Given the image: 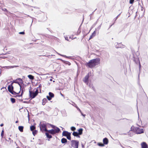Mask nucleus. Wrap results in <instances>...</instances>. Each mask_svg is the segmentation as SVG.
Wrapping results in <instances>:
<instances>
[{"instance_id": "1", "label": "nucleus", "mask_w": 148, "mask_h": 148, "mask_svg": "<svg viewBox=\"0 0 148 148\" xmlns=\"http://www.w3.org/2000/svg\"><path fill=\"white\" fill-rule=\"evenodd\" d=\"M100 60L99 58H96L90 60L85 64V66L91 69L93 68L100 63Z\"/></svg>"}, {"instance_id": "2", "label": "nucleus", "mask_w": 148, "mask_h": 148, "mask_svg": "<svg viewBox=\"0 0 148 148\" xmlns=\"http://www.w3.org/2000/svg\"><path fill=\"white\" fill-rule=\"evenodd\" d=\"M13 83H14L12 82V84L10 85V93H11L13 95V96L11 95V96L15 97H20L22 99V98L23 94L24 92L23 89L24 90V88H22V92H21V94L19 95V92H14V91L13 90L14 88L12 86ZM10 95L11 96V95Z\"/></svg>"}, {"instance_id": "3", "label": "nucleus", "mask_w": 148, "mask_h": 148, "mask_svg": "<svg viewBox=\"0 0 148 148\" xmlns=\"http://www.w3.org/2000/svg\"><path fill=\"white\" fill-rule=\"evenodd\" d=\"M50 125L53 128V129L48 130V132L50 134L54 135L56 134H58L60 131V129L58 127L53 125L50 124Z\"/></svg>"}, {"instance_id": "4", "label": "nucleus", "mask_w": 148, "mask_h": 148, "mask_svg": "<svg viewBox=\"0 0 148 148\" xmlns=\"http://www.w3.org/2000/svg\"><path fill=\"white\" fill-rule=\"evenodd\" d=\"M41 87L42 85L41 84H40L35 92L32 91H29L30 96L32 99L34 98L38 95L39 92L38 90H40V92H41Z\"/></svg>"}, {"instance_id": "5", "label": "nucleus", "mask_w": 148, "mask_h": 148, "mask_svg": "<svg viewBox=\"0 0 148 148\" xmlns=\"http://www.w3.org/2000/svg\"><path fill=\"white\" fill-rule=\"evenodd\" d=\"M131 130L137 134H140L144 133V130L143 129L140 128L138 127H135L134 126H132L131 127Z\"/></svg>"}, {"instance_id": "6", "label": "nucleus", "mask_w": 148, "mask_h": 148, "mask_svg": "<svg viewBox=\"0 0 148 148\" xmlns=\"http://www.w3.org/2000/svg\"><path fill=\"white\" fill-rule=\"evenodd\" d=\"M71 147H73L74 148H78L79 146V141L77 140H72L71 141Z\"/></svg>"}, {"instance_id": "7", "label": "nucleus", "mask_w": 148, "mask_h": 148, "mask_svg": "<svg viewBox=\"0 0 148 148\" xmlns=\"http://www.w3.org/2000/svg\"><path fill=\"white\" fill-rule=\"evenodd\" d=\"M40 130L42 132L44 131L48 132V130H47V125L45 123H42L40 125Z\"/></svg>"}, {"instance_id": "8", "label": "nucleus", "mask_w": 148, "mask_h": 148, "mask_svg": "<svg viewBox=\"0 0 148 148\" xmlns=\"http://www.w3.org/2000/svg\"><path fill=\"white\" fill-rule=\"evenodd\" d=\"M13 82L18 84L20 87V89H21V84L23 83V81L21 79L18 78L16 80H14Z\"/></svg>"}, {"instance_id": "9", "label": "nucleus", "mask_w": 148, "mask_h": 148, "mask_svg": "<svg viewBox=\"0 0 148 148\" xmlns=\"http://www.w3.org/2000/svg\"><path fill=\"white\" fill-rule=\"evenodd\" d=\"M89 75V73H88L83 79V82L87 85L88 84Z\"/></svg>"}, {"instance_id": "10", "label": "nucleus", "mask_w": 148, "mask_h": 148, "mask_svg": "<svg viewBox=\"0 0 148 148\" xmlns=\"http://www.w3.org/2000/svg\"><path fill=\"white\" fill-rule=\"evenodd\" d=\"M142 148H148V146L145 142H143L141 144Z\"/></svg>"}, {"instance_id": "11", "label": "nucleus", "mask_w": 148, "mask_h": 148, "mask_svg": "<svg viewBox=\"0 0 148 148\" xmlns=\"http://www.w3.org/2000/svg\"><path fill=\"white\" fill-rule=\"evenodd\" d=\"M70 133H71L68 132L67 131H63V132H62V136H66Z\"/></svg>"}, {"instance_id": "12", "label": "nucleus", "mask_w": 148, "mask_h": 148, "mask_svg": "<svg viewBox=\"0 0 148 148\" xmlns=\"http://www.w3.org/2000/svg\"><path fill=\"white\" fill-rule=\"evenodd\" d=\"M103 143L104 145H107L108 143V139L105 138H103Z\"/></svg>"}, {"instance_id": "13", "label": "nucleus", "mask_w": 148, "mask_h": 148, "mask_svg": "<svg viewBox=\"0 0 148 148\" xmlns=\"http://www.w3.org/2000/svg\"><path fill=\"white\" fill-rule=\"evenodd\" d=\"M96 34V31H94L93 33H92V34L90 36L89 40L93 38L95 35Z\"/></svg>"}, {"instance_id": "14", "label": "nucleus", "mask_w": 148, "mask_h": 148, "mask_svg": "<svg viewBox=\"0 0 148 148\" xmlns=\"http://www.w3.org/2000/svg\"><path fill=\"white\" fill-rule=\"evenodd\" d=\"M47 102V100L45 98L43 99L42 101V104L43 105H45V103Z\"/></svg>"}, {"instance_id": "15", "label": "nucleus", "mask_w": 148, "mask_h": 148, "mask_svg": "<svg viewBox=\"0 0 148 148\" xmlns=\"http://www.w3.org/2000/svg\"><path fill=\"white\" fill-rule=\"evenodd\" d=\"M73 135L75 136L78 137L79 138L80 137L79 135L78 134L77 132H74L73 133Z\"/></svg>"}, {"instance_id": "16", "label": "nucleus", "mask_w": 148, "mask_h": 148, "mask_svg": "<svg viewBox=\"0 0 148 148\" xmlns=\"http://www.w3.org/2000/svg\"><path fill=\"white\" fill-rule=\"evenodd\" d=\"M49 134H50V133H49L48 132H46L45 133V134H46V135L47 137L48 138L50 139L52 138V136L51 135Z\"/></svg>"}, {"instance_id": "17", "label": "nucleus", "mask_w": 148, "mask_h": 148, "mask_svg": "<svg viewBox=\"0 0 148 148\" xmlns=\"http://www.w3.org/2000/svg\"><path fill=\"white\" fill-rule=\"evenodd\" d=\"M78 134L79 135H81L82 134L83 130L82 128H80L78 130Z\"/></svg>"}, {"instance_id": "18", "label": "nucleus", "mask_w": 148, "mask_h": 148, "mask_svg": "<svg viewBox=\"0 0 148 148\" xmlns=\"http://www.w3.org/2000/svg\"><path fill=\"white\" fill-rule=\"evenodd\" d=\"M61 142L62 143H64L67 142V140L66 139L63 138L61 139Z\"/></svg>"}, {"instance_id": "19", "label": "nucleus", "mask_w": 148, "mask_h": 148, "mask_svg": "<svg viewBox=\"0 0 148 148\" xmlns=\"http://www.w3.org/2000/svg\"><path fill=\"white\" fill-rule=\"evenodd\" d=\"M24 128V127L23 126H19L18 127V129L21 132H23V129Z\"/></svg>"}, {"instance_id": "20", "label": "nucleus", "mask_w": 148, "mask_h": 148, "mask_svg": "<svg viewBox=\"0 0 148 148\" xmlns=\"http://www.w3.org/2000/svg\"><path fill=\"white\" fill-rule=\"evenodd\" d=\"M30 79L33 80L34 79L33 76L31 75H29L27 76Z\"/></svg>"}, {"instance_id": "21", "label": "nucleus", "mask_w": 148, "mask_h": 148, "mask_svg": "<svg viewBox=\"0 0 148 148\" xmlns=\"http://www.w3.org/2000/svg\"><path fill=\"white\" fill-rule=\"evenodd\" d=\"M31 131H33L36 129V127L34 125H31L30 127Z\"/></svg>"}, {"instance_id": "22", "label": "nucleus", "mask_w": 148, "mask_h": 148, "mask_svg": "<svg viewBox=\"0 0 148 148\" xmlns=\"http://www.w3.org/2000/svg\"><path fill=\"white\" fill-rule=\"evenodd\" d=\"M49 96L51 98H53L54 97V94L51 92H49Z\"/></svg>"}, {"instance_id": "23", "label": "nucleus", "mask_w": 148, "mask_h": 148, "mask_svg": "<svg viewBox=\"0 0 148 148\" xmlns=\"http://www.w3.org/2000/svg\"><path fill=\"white\" fill-rule=\"evenodd\" d=\"M10 99L12 103H14L16 102V100L14 98H11Z\"/></svg>"}, {"instance_id": "24", "label": "nucleus", "mask_w": 148, "mask_h": 148, "mask_svg": "<svg viewBox=\"0 0 148 148\" xmlns=\"http://www.w3.org/2000/svg\"><path fill=\"white\" fill-rule=\"evenodd\" d=\"M32 131L33 134L34 136H35L37 133V131L35 130H34Z\"/></svg>"}, {"instance_id": "25", "label": "nucleus", "mask_w": 148, "mask_h": 148, "mask_svg": "<svg viewBox=\"0 0 148 148\" xmlns=\"http://www.w3.org/2000/svg\"><path fill=\"white\" fill-rule=\"evenodd\" d=\"M69 39H70V40H73L74 38H75L73 37V35H69Z\"/></svg>"}, {"instance_id": "26", "label": "nucleus", "mask_w": 148, "mask_h": 148, "mask_svg": "<svg viewBox=\"0 0 148 148\" xmlns=\"http://www.w3.org/2000/svg\"><path fill=\"white\" fill-rule=\"evenodd\" d=\"M71 133H70L69 134L68 136H67L66 137L67 138L70 140H71Z\"/></svg>"}, {"instance_id": "27", "label": "nucleus", "mask_w": 148, "mask_h": 148, "mask_svg": "<svg viewBox=\"0 0 148 148\" xmlns=\"http://www.w3.org/2000/svg\"><path fill=\"white\" fill-rule=\"evenodd\" d=\"M98 145L99 146H101V147H103L104 145V144H103V143H98Z\"/></svg>"}, {"instance_id": "28", "label": "nucleus", "mask_w": 148, "mask_h": 148, "mask_svg": "<svg viewBox=\"0 0 148 148\" xmlns=\"http://www.w3.org/2000/svg\"><path fill=\"white\" fill-rule=\"evenodd\" d=\"M71 130L72 131H74L76 130V128L74 127H72L71 128Z\"/></svg>"}, {"instance_id": "29", "label": "nucleus", "mask_w": 148, "mask_h": 148, "mask_svg": "<svg viewBox=\"0 0 148 148\" xmlns=\"http://www.w3.org/2000/svg\"><path fill=\"white\" fill-rule=\"evenodd\" d=\"M46 97L47 98V99H48V100H49V101L51 100L52 98L51 97H50L48 96H47Z\"/></svg>"}, {"instance_id": "30", "label": "nucleus", "mask_w": 148, "mask_h": 148, "mask_svg": "<svg viewBox=\"0 0 148 148\" xmlns=\"http://www.w3.org/2000/svg\"><path fill=\"white\" fill-rule=\"evenodd\" d=\"M65 39L67 41H70V39L69 38V35L66 36L65 37Z\"/></svg>"}, {"instance_id": "31", "label": "nucleus", "mask_w": 148, "mask_h": 148, "mask_svg": "<svg viewBox=\"0 0 148 148\" xmlns=\"http://www.w3.org/2000/svg\"><path fill=\"white\" fill-rule=\"evenodd\" d=\"M3 134H4V130H3L1 132V136L2 138L3 137Z\"/></svg>"}, {"instance_id": "32", "label": "nucleus", "mask_w": 148, "mask_h": 148, "mask_svg": "<svg viewBox=\"0 0 148 148\" xmlns=\"http://www.w3.org/2000/svg\"><path fill=\"white\" fill-rule=\"evenodd\" d=\"M134 1V0H130V4H132L133 3Z\"/></svg>"}, {"instance_id": "33", "label": "nucleus", "mask_w": 148, "mask_h": 148, "mask_svg": "<svg viewBox=\"0 0 148 148\" xmlns=\"http://www.w3.org/2000/svg\"><path fill=\"white\" fill-rule=\"evenodd\" d=\"M1 9L2 10H3V11H5V12L6 11H7L6 9L5 8H3L1 7Z\"/></svg>"}, {"instance_id": "34", "label": "nucleus", "mask_w": 148, "mask_h": 148, "mask_svg": "<svg viewBox=\"0 0 148 148\" xmlns=\"http://www.w3.org/2000/svg\"><path fill=\"white\" fill-rule=\"evenodd\" d=\"M22 88H24V87H21V89L20 88V90L19 91V90H18V91H17V90H15V91H14V92H19V93H20V91H22Z\"/></svg>"}, {"instance_id": "35", "label": "nucleus", "mask_w": 148, "mask_h": 148, "mask_svg": "<svg viewBox=\"0 0 148 148\" xmlns=\"http://www.w3.org/2000/svg\"><path fill=\"white\" fill-rule=\"evenodd\" d=\"M19 34H24L25 33L24 32H21L19 33Z\"/></svg>"}, {"instance_id": "36", "label": "nucleus", "mask_w": 148, "mask_h": 148, "mask_svg": "<svg viewBox=\"0 0 148 148\" xmlns=\"http://www.w3.org/2000/svg\"><path fill=\"white\" fill-rule=\"evenodd\" d=\"M77 108V110L80 112V113H82V112L80 109L78 108V107H76Z\"/></svg>"}, {"instance_id": "37", "label": "nucleus", "mask_w": 148, "mask_h": 148, "mask_svg": "<svg viewBox=\"0 0 148 148\" xmlns=\"http://www.w3.org/2000/svg\"><path fill=\"white\" fill-rule=\"evenodd\" d=\"M9 88H10L9 85H8V90L9 91Z\"/></svg>"}, {"instance_id": "38", "label": "nucleus", "mask_w": 148, "mask_h": 148, "mask_svg": "<svg viewBox=\"0 0 148 148\" xmlns=\"http://www.w3.org/2000/svg\"><path fill=\"white\" fill-rule=\"evenodd\" d=\"M4 89L5 90H7L5 87H4V88L3 87V88H1V89Z\"/></svg>"}, {"instance_id": "39", "label": "nucleus", "mask_w": 148, "mask_h": 148, "mask_svg": "<svg viewBox=\"0 0 148 148\" xmlns=\"http://www.w3.org/2000/svg\"><path fill=\"white\" fill-rule=\"evenodd\" d=\"M81 113L82 115H83V116H84V117H85V116H86V114H84H84H83L82 112V113Z\"/></svg>"}, {"instance_id": "40", "label": "nucleus", "mask_w": 148, "mask_h": 148, "mask_svg": "<svg viewBox=\"0 0 148 148\" xmlns=\"http://www.w3.org/2000/svg\"><path fill=\"white\" fill-rule=\"evenodd\" d=\"M3 123H2L0 125V126H1V127H2V126H3Z\"/></svg>"}, {"instance_id": "41", "label": "nucleus", "mask_w": 148, "mask_h": 148, "mask_svg": "<svg viewBox=\"0 0 148 148\" xmlns=\"http://www.w3.org/2000/svg\"><path fill=\"white\" fill-rule=\"evenodd\" d=\"M141 36V35H140V37H139V38H138V40L139 41V40H140V39Z\"/></svg>"}, {"instance_id": "42", "label": "nucleus", "mask_w": 148, "mask_h": 148, "mask_svg": "<svg viewBox=\"0 0 148 148\" xmlns=\"http://www.w3.org/2000/svg\"><path fill=\"white\" fill-rule=\"evenodd\" d=\"M60 94L62 96H64V95L62 93H60Z\"/></svg>"}, {"instance_id": "43", "label": "nucleus", "mask_w": 148, "mask_h": 148, "mask_svg": "<svg viewBox=\"0 0 148 148\" xmlns=\"http://www.w3.org/2000/svg\"><path fill=\"white\" fill-rule=\"evenodd\" d=\"M50 81H52V79H50Z\"/></svg>"}, {"instance_id": "44", "label": "nucleus", "mask_w": 148, "mask_h": 148, "mask_svg": "<svg viewBox=\"0 0 148 148\" xmlns=\"http://www.w3.org/2000/svg\"><path fill=\"white\" fill-rule=\"evenodd\" d=\"M82 147H83V148H84V145H82Z\"/></svg>"}, {"instance_id": "45", "label": "nucleus", "mask_w": 148, "mask_h": 148, "mask_svg": "<svg viewBox=\"0 0 148 148\" xmlns=\"http://www.w3.org/2000/svg\"><path fill=\"white\" fill-rule=\"evenodd\" d=\"M18 122V121H16V123H17Z\"/></svg>"}, {"instance_id": "46", "label": "nucleus", "mask_w": 148, "mask_h": 148, "mask_svg": "<svg viewBox=\"0 0 148 148\" xmlns=\"http://www.w3.org/2000/svg\"><path fill=\"white\" fill-rule=\"evenodd\" d=\"M14 3L15 4H16V3L15 2H14Z\"/></svg>"}, {"instance_id": "47", "label": "nucleus", "mask_w": 148, "mask_h": 148, "mask_svg": "<svg viewBox=\"0 0 148 148\" xmlns=\"http://www.w3.org/2000/svg\"><path fill=\"white\" fill-rule=\"evenodd\" d=\"M62 56H63V57H64V55H62Z\"/></svg>"}, {"instance_id": "48", "label": "nucleus", "mask_w": 148, "mask_h": 148, "mask_svg": "<svg viewBox=\"0 0 148 148\" xmlns=\"http://www.w3.org/2000/svg\"><path fill=\"white\" fill-rule=\"evenodd\" d=\"M53 82H55V81H53Z\"/></svg>"}, {"instance_id": "49", "label": "nucleus", "mask_w": 148, "mask_h": 148, "mask_svg": "<svg viewBox=\"0 0 148 148\" xmlns=\"http://www.w3.org/2000/svg\"><path fill=\"white\" fill-rule=\"evenodd\" d=\"M1 7H0V9H1Z\"/></svg>"}]
</instances>
